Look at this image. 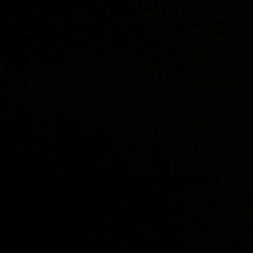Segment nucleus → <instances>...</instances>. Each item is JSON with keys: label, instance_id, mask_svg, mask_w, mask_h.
Returning <instances> with one entry per match:
<instances>
[{"label": "nucleus", "instance_id": "nucleus-1", "mask_svg": "<svg viewBox=\"0 0 253 253\" xmlns=\"http://www.w3.org/2000/svg\"><path fill=\"white\" fill-rule=\"evenodd\" d=\"M185 96H186V113H187V114H188V118L186 120V124H187V125L188 126H190V121L189 120L188 113H189V110L190 109V107H189V103L188 102L189 97V95L186 92H185Z\"/></svg>", "mask_w": 253, "mask_h": 253}, {"label": "nucleus", "instance_id": "nucleus-2", "mask_svg": "<svg viewBox=\"0 0 253 253\" xmlns=\"http://www.w3.org/2000/svg\"><path fill=\"white\" fill-rule=\"evenodd\" d=\"M190 181L191 180L185 177V189L187 192L191 194H193V191L192 190L189 189L187 188V186H189L190 184Z\"/></svg>", "mask_w": 253, "mask_h": 253}, {"label": "nucleus", "instance_id": "nucleus-3", "mask_svg": "<svg viewBox=\"0 0 253 253\" xmlns=\"http://www.w3.org/2000/svg\"><path fill=\"white\" fill-rule=\"evenodd\" d=\"M184 55L185 56V57L187 60L190 61L191 62H193V59L191 57V55L188 54L187 51H184Z\"/></svg>", "mask_w": 253, "mask_h": 253}, {"label": "nucleus", "instance_id": "nucleus-4", "mask_svg": "<svg viewBox=\"0 0 253 253\" xmlns=\"http://www.w3.org/2000/svg\"><path fill=\"white\" fill-rule=\"evenodd\" d=\"M185 153L188 157L193 158L192 155H191L190 152L187 148H185Z\"/></svg>", "mask_w": 253, "mask_h": 253}, {"label": "nucleus", "instance_id": "nucleus-5", "mask_svg": "<svg viewBox=\"0 0 253 253\" xmlns=\"http://www.w3.org/2000/svg\"><path fill=\"white\" fill-rule=\"evenodd\" d=\"M186 205H190V204H191V199H190V198H188V197L186 198Z\"/></svg>", "mask_w": 253, "mask_h": 253}, {"label": "nucleus", "instance_id": "nucleus-6", "mask_svg": "<svg viewBox=\"0 0 253 253\" xmlns=\"http://www.w3.org/2000/svg\"><path fill=\"white\" fill-rule=\"evenodd\" d=\"M184 46H185L186 47V50L188 51H191V49H190V48L188 46V45H187L186 44H184Z\"/></svg>", "mask_w": 253, "mask_h": 253}, {"label": "nucleus", "instance_id": "nucleus-7", "mask_svg": "<svg viewBox=\"0 0 253 253\" xmlns=\"http://www.w3.org/2000/svg\"><path fill=\"white\" fill-rule=\"evenodd\" d=\"M185 142L186 144V146H187L188 147L190 146V143L188 141H187L186 139H185Z\"/></svg>", "mask_w": 253, "mask_h": 253}, {"label": "nucleus", "instance_id": "nucleus-8", "mask_svg": "<svg viewBox=\"0 0 253 253\" xmlns=\"http://www.w3.org/2000/svg\"><path fill=\"white\" fill-rule=\"evenodd\" d=\"M185 70H186V72H190V69L188 67L186 66L185 67Z\"/></svg>", "mask_w": 253, "mask_h": 253}, {"label": "nucleus", "instance_id": "nucleus-9", "mask_svg": "<svg viewBox=\"0 0 253 253\" xmlns=\"http://www.w3.org/2000/svg\"><path fill=\"white\" fill-rule=\"evenodd\" d=\"M186 13L192 15V13H191L190 11H189L188 9H187V11H186Z\"/></svg>", "mask_w": 253, "mask_h": 253}, {"label": "nucleus", "instance_id": "nucleus-10", "mask_svg": "<svg viewBox=\"0 0 253 253\" xmlns=\"http://www.w3.org/2000/svg\"><path fill=\"white\" fill-rule=\"evenodd\" d=\"M183 236H184V237H187V233H186V231H184Z\"/></svg>", "mask_w": 253, "mask_h": 253}, {"label": "nucleus", "instance_id": "nucleus-11", "mask_svg": "<svg viewBox=\"0 0 253 253\" xmlns=\"http://www.w3.org/2000/svg\"><path fill=\"white\" fill-rule=\"evenodd\" d=\"M185 227H186V228L187 229H189L190 228L189 227V225H187V224L185 223Z\"/></svg>", "mask_w": 253, "mask_h": 253}, {"label": "nucleus", "instance_id": "nucleus-12", "mask_svg": "<svg viewBox=\"0 0 253 253\" xmlns=\"http://www.w3.org/2000/svg\"><path fill=\"white\" fill-rule=\"evenodd\" d=\"M185 169H186V172H187V173H189V169H187V168H186Z\"/></svg>", "mask_w": 253, "mask_h": 253}, {"label": "nucleus", "instance_id": "nucleus-13", "mask_svg": "<svg viewBox=\"0 0 253 253\" xmlns=\"http://www.w3.org/2000/svg\"><path fill=\"white\" fill-rule=\"evenodd\" d=\"M186 132L189 133L191 134V135H193V133L192 132H191V131L190 132V131H186Z\"/></svg>", "mask_w": 253, "mask_h": 253}, {"label": "nucleus", "instance_id": "nucleus-14", "mask_svg": "<svg viewBox=\"0 0 253 253\" xmlns=\"http://www.w3.org/2000/svg\"><path fill=\"white\" fill-rule=\"evenodd\" d=\"M184 38H185L186 40H187L188 39V38L187 37V36H184Z\"/></svg>", "mask_w": 253, "mask_h": 253}, {"label": "nucleus", "instance_id": "nucleus-15", "mask_svg": "<svg viewBox=\"0 0 253 253\" xmlns=\"http://www.w3.org/2000/svg\"><path fill=\"white\" fill-rule=\"evenodd\" d=\"M190 212H192V213H193V210H190Z\"/></svg>", "mask_w": 253, "mask_h": 253}, {"label": "nucleus", "instance_id": "nucleus-16", "mask_svg": "<svg viewBox=\"0 0 253 253\" xmlns=\"http://www.w3.org/2000/svg\"><path fill=\"white\" fill-rule=\"evenodd\" d=\"M185 86H186V87H187V86H189V84H186Z\"/></svg>", "mask_w": 253, "mask_h": 253}, {"label": "nucleus", "instance_id": "nucleus-17", "mask_svg": "<svg viewBox=\"0 0 253 253\" xmlns=\"http://www.w3.org/2000/svg\"><path fill=\"white\" fill-rule=\"evenodd\" d=\"M190 22V23H191V24L193 25V22Z\"/></svg>", "mask_w": 253, "mask_h": 253}, {"label": "nucleus", "instance_id": "nucleus-18", "mask_svg": "<svg viewBox=\"0 0 253 253\" xmlns=\"http://www.w3.org/2000/svg\"><path fill=\"white\" fill-rule=\"evenodd\" d=\"M187 78L189 79V76H187Z\"/></svg>", "mask_w": 253, "mask_h": 253}]
</instances>
